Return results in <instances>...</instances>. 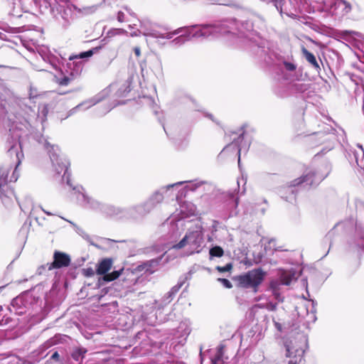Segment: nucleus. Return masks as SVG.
Segmentation results:
<instances>
[{
  "label": "nucleus",
  "mask_w": 364,
  "mask_h": 364,
  "mask_svg": "<svg viewBox=\"0 0 364 364\" xmlns=\"http://www.w3.org/2000/svg\"><path fill=\"white\" fill-rule=\"evenodd\" d=\"M236 28L234 20H225L215 24H204L200 26H193L183 28L186 30L185 35H181L172 41L175 45H182L187 39L191 38H217L227 33H232Z\"/></svg>",
  "instance_id": "nucleus-1"
},
{
  "label": "nucleus",
  "mask_w": 364,
  "mask_h": 364,
  "mask_svg": "<svg viewBox=\"0 0 364 364\" xmlns=\"http://www.w3.org/2000/svg\"><path fill=\"white\" fill-rule=\"evenodd\" d=\"M21 144L16 143L10 146L8 153L10 156H16L15 169L13 171L11 176L9 177V173L11 171V167L6 166L0 168V198L2 203L6 207H10L13 205L14 200H17L13 188L9 186V183L16 182L18 178L17 168L21 162L23 154L19 151Z\"/></svg>",
  "instance_id": "nucleus-2"
},
{
  "label": "nucleus",
  "mask_w": 364,
  "mask_h": 364,
  "mask_svg": "<svg viewBox=\"0 0 364 364\" xmlns=\"http://www.w3.org/2000/svg\"><path fill=\"white\" fill-rule=\"evenodd\" d=\"M300 3L304 9L309 7L313 12L316 11L326 12L338 17H343L352 9L351 5L343 0H300Z\"/></svg>",
  "instance_id": "nucleus-3"
},
{
  "label": "nucleus",
  "mask_w": 364,
  "mask_h": 364,
  "mask_svg": "<svg viewBox=\"0 0 364 364\" xmlns=\"http://www.w3.org/2000/svg\"><path fill=\"white\" fill-rule=\"evenodd\" d=\"M101 47H95L87 51L82 52L78 55L69 56V60L66 65L65 73H61L59 77H56L57 82L63 86L68 85L75 77L78 76L83 68V63L79 60L88 58L96 53Z\"/></svg>",
  "instance_id": "nucleus-4"
},
{
  "label": "nucleus",
  "mask_w": 364,
  "mask_h": 364,
  "mask_svg": "<svg viewBox=\"0 0 364 364\" xmlns=\"http://www.w3.org/2000/svg\"><path fill=\"white\" fill-rule=\"evenodd\" d=\"M4 67L0 65V68ZM18 99L9 88L6 83L0 79V119L4 122L12 121L10 114H14L18 106Z\"/></svg>",
  "instance_id": "nucleus-5"
},
{
  "label": "nucleus",
  "mask_w": 364,
  "mask_h": 364,
  "mask_svg": "<svg viewBox=\"0 0 364 364\" xmlns=\"http://www.w3.org/2000/svg\"><path fill=\"white\" fill-rule=\"evenodd\" d=\"M307 339L302 333L290 337L284 343L288 364H300L303 359Z\"/></svg>",
  "instance_id": "nucleus-6"
},
{
  "label": "nucleus",
  "mask_w": 364,
  "mask_h": 364,
  "mask_svg": "<svg viewBox=\"0 0 364 364\" xmlns=\"http://www.w3.org/2000/svg\"><path fill=\"white\" fill-rule=\"evenodd\" d=\"M203 243L202 231L197 229L187 232L179 242L173 245V248L178 250L187 247L189 254L198 253L201 250Z\"/></svg>",
  "instance_id": "nucleus-7"
},
{
  "label": "nucleus",
  "mask_w": 364,
  "mask_h": 364,
  "mask_svg": "<svg viewBox=\"0 0 364 364\" xmlns=\"http://www.w3.org/2000/svg\"><path fill=\"white\" fill-rule=\"evenodd\" d=\"M39 143L42 144L44 149L48 151L51 160L55 171L58 174L64 173V176L68 171V161L65 159H62L59 156V149L57 146L51 145L46 139L41 137Z\"/></svg>",
  "instance_id": "nucleus-8"
},
{
  "label": "nucleus",
  "mask_w": 364,
  "mask_h": 364,
  "mask_svg": "<svg viewBox=\"0 0 364 364\" xmlns=\"http://www.w3.org/2000/svg\"><path fill=\"white\" fill-rule=\"evenodd\" d=\"M76 193V198L77 201L86 208H90L95 210L103 212L109 215H118L119 210L112 205L103 204L100 201L89 197L84 193L78 191Z\"/></svg>",
  "instance_id": "nucleus-9"
},
{
  "label": "nucleus",
  "mask_w": 364,
  "mask_h": 364,
  "mask_svg": "<svg viewBox=\"0 0 364 364\" xmlns=\"http://www.w3.org/2000/svg\"><path fill=\"white\" fill-rule=\"evenodd\" d=\"M264 273L260 269H255L237 277L240 287L256 289L263 281Z\"/></svg>",
  "instance_id": "nucleus-10"
},
{
  "label": "nucleus",
  "mask_w": 364,
  "mask_h": 364,
  "mask_svg": "<svg viewBox=\"0 0 364 364\" xmlns=\"http://www.w3.org/2000/svg\"><path fill=\"white\" fill-rule=\"evenodd\" d=\"M327 174L328 172L325 173H320L311 171L308 172L306 174L292 181L291 186H296L299 185H304V186H311L314 185H317L326 177Z\"/></svg>",
  "instance_id": "nucleus-11"
},
{
  "label": "nucleus",
  "mask_w": 364,
  "mask_h": 364,
  "mask_svg": "<svg viewBox=\"0 0 364 364\" xmlns=\"http://www.w3.org/2000/svg\"><path fill=\"white\" fill-rule=\"evenodd\" d=\"M169 227V235L172 239H177L181 234L185 230L186 221L182 218H178L176 215H171L168 221L164 225Z\"/></svg>",
  "instance_id": "nucleus-12"
},
{
  "label": "nucleus",
  "mask_w": 364,
  "mask_h": 364,
  "mask_svg": "<svg viewBox=\"0 0 364 364\" xmlns=\"http://www.w3.org/2000/svg\"><path fill=\"white\" fill-rule=\"evenodd\" d=\"M37 51L43 60L46 62H48L55 70L60 67L62 58L59 57L55 53H53L48 46H38Z\"/></svg>",
  "instance_id": "nucleus-13"
},
{
  "label": "nucleus",
  "mask_w": 364,
  "mask_h": 364,
  "mask_svg": "<svg viewBox=\"0 0 364 364\" xmlns=\"http://www.w3.org/2000/svg\"><path fill=\"white\" fill-rule=\"evenodd\" d=\"M294 279V274L291 272H283L280 277L279 284H277V282H272L271 283V288L272 289L273 296L278 301L280 302L283 301V297L280 295L279 292L278 286L280 284L287 286L290 285Z\"/></svg>",
  "instance_id": "nucleus-14"
},
{
  "label": "nucleus",
  "mask_w": 364,
  "mask_h": 364,
  "mask_svg": "<svg viewBox=\"0 0 364 364\" xmlns=\"http://www.w3.org/2000/svg\"><path fill=\"white\" fill-rule=\"evenodd\" d=\"M53 262L46 264L48 269H59L68 267L70 263V258L68 255L55 251L53 255Z\"/></svg>",
  "instance_id": "nucleus-15"
},
{
  "label": "nucleus",
  "mask_w": 364,
  "mask_h": 364,
  "mask_svg": "<svg viewBox=\"0 0 364 364\" xmlns=\"http://www.w3.org/2000/svg\"><path fill=\"white\" fill-rule=\"evenodd\" d=\"M244 134H241L238 137L237 141H234L230 144H228L223 151H228L229 150L234 149L237 151V154L238 155V165H240V155L241 152H247L250 147L249 141H244Z\"/></svg>",
  "instance_id": "nucleus-16"
},
{
  "label": "nucleus",
  "mask_w": 364,
  "mask_h": 364,
  "mask_svg": "<svg viewBox=\"0 0 364 364\" xmlns=\"http://www.w3.org/2000/svg\"><path fill=\"white\" fill-rule=\"evenodd\" d=\"M185 183V181H180L173 184H169L165 187L161 188L160 191H157L154 192L151 197L145 202V206H150V205H153V209L156 207V205L160 203L163 199V193L162 191H166L169 188H173L176 186L182 185Z\"/></svg>",
  "instance_id": "nucleus-17"
},
{
  "label": "nucleus",
  "mask_w": 364,
  "mask_h": 364,
  "mask_svg": "<svg viewBox=\"0 0 364 364\" xmlns=\"http://www.w3.org/2000/svg\"><path fill=\"white\" fill-rule=\"evenodd\" d=\"M196 214V207L191 202H183L180 204L179 209L176 210V213L173 215H176L178 218H182L184 220L186 218H188Z\"/></svg>",
  "instance_id": "nucleus-18"
},
{
  "label": "nucleus",
  "mask_w": 364,
  "mask_h": 364,
  "mask_svg": "<svg viewBox=\"0 0 364 364\" xmlns=\"http://www.w3.org/2000/svg\"><path fill=\"white\" fill-rule=\"evenodd\" d=\"M153 210V205H150V206H145V203L139 205H136L132 207L128 210L129 217L138 219L141 218L148 213H149Z\"/></svg>",
  "instance_id": "nucleus-19"
},
{
  "label": "nucleus",
  "mask_w": 364,
  "mask_h": 364,
  "mask_svg": "<svg viewBox=\"0 0 364 364\" xmlns=\"http://www.w3.org/2000/svg\"><path fill=\"white\" fill-rule=\"evenodd\" d=\"M183 31V28H179L178 29L174 30L171 32H166L164 33H160L157 31H153L152 32L145 34L146 36H149L156 38H163V39H171L174 36L178 35Z\"/></svg>",
  "instance_id": "nucleus-20"
},
{
  "label": "nucleus",
  "mask_w": 364,
  "mask_h": 364,
  "mask_svg": "<svg viewBox=\"0 0 364 364\" xmlns=\"http://www.w3.org/2000/svg\"><path fill=\"white\" fill-rule=\"evenodd\" d=\"M113 261L111 258H105L100 261L97 267V274L100 275H105L106 273L111 269Z\"/></svg>",
  "instance_id": "nucleus-21"
},
{
  "label": "nucleus",
  "mask_w": 364,
  "mask_h": 364,
  "mask_svg": "<svg viewBox=\"0 0 364 364\" xmlns=\"http://www.w3.org/2000/svg\"><path fill=\"white\" fill-rule=\"evenodd\" d=\"M259 1L264 3L266 4H269L272 3L277 10L280 13V14L282 16L283 14H285L288 16L294 18L295 16L294 14H289L288 13L284 12L283 11V5L284 3V0H259Z\"/></svg>",
  "instance_id": "nucleus-22"
},
{
  "label": "nucleus",
  "mask_w": 364,
  "mask_h": 364,
  "mask_svg": "<svg viewBox=\"0 0 364 364\" xmlns=\"http://www.w3.org/2000/svg\"><path fill=\"white\" fill-rule=\"evenodd\" d=\"M302 53L305 57L306 60L317 70H320L321 68L316 59L314 55L310 53L306 48L304 47L301 49Z\"/></svg>",
  "instance_id": "nucleus-23"
},
{
  "label": "nucleus",
  "mask_w": 364,
  "mask_h": 364,
  "mask_svg": "<svg viewBox=\"0 0 364 364\" xmlns=\"http://www.w3.org/2000/svg\"><path fill=\"white\" fill-rule=\"evenodd\" d=\"M223 348L219 347L213 358L211 359V364H224L223 361Z\"/></svg>",
  "instance_id": "nucleus-24"
},
{
  "label": "nucleus",
  "mask_w": 364,
  "mask_h": 364,
  "mask_svg": "<svg viewBox=\"0 0 364 364\" xmlns=\"http://www.w3.org/2000/svg\"><path fill=\"white\" fill-rule=\"evenodd\" d=\"M122 271H123V269H121L119 270L113 271L112 273L107 274L105 276H103L102 279L105 282L113 281V280L117 279L120 276Z\"/></svg>",
  "instance_id": "nucleus-25"
},
{
  "label": "nucleus",
  "mask_w": 364,
  "mask_h": 364,
  "mask_svg": "<svg viewBox=\"0 0 364 364\" xmlns=\"http://www.w3.org/2000/svg\"><path fill=\"white\" fill-rule=\"evenodd\" d=\"M344 33L349 35L356 41L364 43V34L362 33L353 31H346Z\"/></svg>",
  "instance_id": "nucleus-26"
},
{
  "label": "nucleus",
  "mask_w": 364,
  "mask_h": 364,
  "mask_svg": "<svg viewBox=\"0 0 364 364\" xmlns=\"http://www.w3.org/2000/svg\"><path fill=\"white\" fill-rule=\"evenodd\" d=\"M86 352L85 348H77L73 352L72 358L77 361L82 360Z\"/></svg>",
  "instance_id": "nucleus-27"
},
{
  "label": "nucleus",
  "mask_w": 364,
  "mask_h": 364,
  "mask_svg": "<svg viewBox=\"0 0 364 364\" xmlns=\"http://www.w3.org/2000/svg\"><path fill=\"white\" fill-rule=\"evenodd\" d=\"M130 87H131V81L129 80H127L122 85V87L119 89L118 95L119 96H124L127 93L130 92V90H131Z\"/></svg>",
  "instance_id": "nucleus-28"
},
{
  "label": "nucleus",
  "mask_w": 364,
  "mask_h": 364,
  "mask_svg": "<svg viewBox=\"0 0 364 364\" xmlns=\"http://www.w3.org/2000/svg\"><path fill=\"white\" fill-rule=\"evenodd\" d=\"M223 250L219 246L213 247L210 250V255L211 257H220L223 255Z\"/></svg>",
  "instance_id": "nucleus-29"
},
{
  "label": "nucleus",
  "mask_w": 364,
  "mask_h": 364,
  "mask_svg": "<svg viewBox=\"0 0 364 364\" xmlns=\"http://www.w3.org/2000/svg\"><path fill=\"white\" fill-rule=\"evenodd\" d=\"M184 284V280L179 281L178 283L173 287L171 290L169 291V296H174L178 290L182 287L183 284Z\"/></svg>",
  "instance_id": "nucleus-30"
},
{
  "label": "nucleus",
  "mask_w": 364,
  "mask_h": 364,
  "mask_svg": "<svg viewBox=\"0 0 364 364\" xmlns=\"http://www.w3.org/2000/svg\"><path fill=\"white\" fill-rule=\"evenodd\" d=\"M318 136H319V139H322L321 143L330 141L332 139L335 138L333 134H319Z\"/></svg>",
  "instance_id": "nucleus-31"
},
{
  "label": "nucleus",
  "mask_w": 364,
  "mask_h": 364,
  "mask_svg": "<svg viewBox=\"0 0 364 364\" xmlns=\"http://www.w3.org/2000/svg\"><path fill=\"white\" fill-rule=\"evenodd\" d=\"M95 103H96V101H95L93 102L92 101L85 102L77 105L75 109H78L80 107H84V109H87V108L93 106L94 105H95Z\"/></svg>",
  "instance_id": "nucleus-32"
},
{
  "label": "nucleus",
  "mask_w": 364,
  "mask_h": 364,
  "mask_svg": "<svg viewBox=\"0 0 364 364\" xmlns=\"http://www.w3.org/2000/svg\"><path fill=\"white\" fill-rule=\"evenodd\" d=\"M284 68L289 71H294L296 68V65L291 62H284Z\"/></svg>",
  "instance_id": "nucleus-33"
},
{
  "label": "nucleus",
  "mask_w": 364,
  "mask_h": 364,
  "mask_svg": "<svg viewBox=\"0 0 364 364\" xmlns=\"http://www.w3.org/2000/svg\"><path fill=\"white\" fill-rule=\"evenodd\" d=\"M95 10V6H90V7L82 8V9H79V12L85 14H91V13L94 12Z\"/></svg>",
  "instance_id": "nucleus-34"
},
{
  "label": "nucleus",
  "mask_w": 364,
  "mask_h": 364,
  "mask_svg": "<svg viewBox=\"0 0 364 364\" xmlns=\"http://www.w3.org/2000/svg\"><path fill=\"white\" fill-rule=\"evenodd\" d=\"M232 268V264H227L224 267H217V269L220 272H228Z\"/></svg>",
  "instance_id": "nucleus-35"
},
{
  "label": "nucleus",
  "mask_w": 364,
  "mask_h": 364,
  "mask_svg": "<svg viewBox=\"0 0 364 364\" xmlns=\"http://www.w3.org/2000/svg\"><path fill=\"white\" fill-rule=\"evenodd\" d=\"M218 281L220 282L223 284V285L228 289H230L232 287L231 282L227 279L220 278V279H218Z\"/></svg>",
  "instance_id": "nucleus-36"
},
{
  "label": "nucleus",
  "mask_w": 364,
  "mask_h": 364,
  "mask_svg": "<svg viewBox=\"0 0 364 364\" xmlns=\"http://www.w3.org/2000/svg\"><path fill=\"white\" fill-rule=\"evenodd\" d=\"M173 296H169V291L165 294L163 299V302H164L165 304H167L170 303V301L172 300Z\"/></svg>",
  "instance_id": "nucleus-37"
},
{
  "label": "nucleus",
  "mask_w": 364,
  "mask_h": 364,
  "mask_svg": "<svg viewBox=\"0 0 364 364\" xmlns=\"http://www.w3.org/2000/svg\"><path fill=\"white\" fill-rule=\"evenodd\" d=\"M200 183H191L190 186H186V188L191 191H194L200 186Z\"/></svg>",
  "instance_id": "nucleus-38"
},
{
  "label": "nucleus",
  "mask_w": 364,
  "mask_h": 364,
  "mask_svg": "<svg viewBox=\"0 0 364 364\" xmlns=\"http://www.w3.org/2000/svg\"><path fill=\"white\" fill-rule=\"evenodd\" d=\"M117 20L119 22H123L124 21V14L122 11H119L117 14Z\"/></svg>",
  "instance_id": "nucleus-39"
},
{
  "label": "nucleus",
  "mask_w": 364,
  "mask_h": 364,
  "mask_svg": "<svg viewBox=\"0 0 364 364\" xmlns=\"http://www.w3.org/2000/svg\"><path fill=\"white\" fill-rule=\"evenodd\" d=\"M276 306L277 304H273L272 302H269L267 304V306L266 308L268 309V310H270V311H274L276 309Z\"/></svg>",
  "instance_id": "nucleus-40"
},
{
  "label": "nucleus",
  "mask_w": 364,
  "mask_h": 364,
  "mask_svg": "<svg viewBox=\"0 0 364 364\" xmlns=\"http://www.w3.org/2000/svg\"><path fill=\"white\" fill-rule=\"evenodd\" d=\"M274 326L275 328L280 332L282 331V324L278 322V321H274Z\"/></svg>",
  "instance_id": "nucleus-41"
},
{
  "label": "nucleus",
  "mask_w": 364,
  "mask_h": 364,
  "mask_svg": "<svg viewBox=\"0 0 364 364\" xmlns=\"http://www.w3.org/2000/svg\"><path fill=\"white\" fill-rule=\"evenodd\" d=\"M134 53H135L136 57H139L140 56V55H141V50H140V48L139 47H135L134 48Z\"/></svg>",
  "instance_id": "nucleus-42"
},
{
  "label": "nucleus",
  "mask_w": 364,
  "mask_h": 364,
  "mask_svg": "<svg viewBox=\"0 0 364 364\" xmlns=\"http://www.w3.org/2000/svg\"><path fill=\"white\" fill-rule=\"evenodd\" d=\"M59 354L57 351H55L52 355H51V358L52 359H54V360H58L59 358Z\"/></svg>",
  "instance_id": "nucleus-43"
},
{
  "label": "nucleus",
  "mask_w": 364,
  "mask_h": 364,
  "mask_svg": "<svg viewBox=\"0 0 364 364\" xmlns=\"http://www.w3.org/2000/svg\"><path fill=\"white\" fill-rule=\"evenodd\" d=\"M41 210H43V212H44L48 215H54L53 213L44 210L43 208H41Z\"/></svg>",
  "instance_id": "nucleus-44"
},
{
  "label": "nucleus",
  "mask_w": 364,
  "mask_h": 364,
  "mask_svg": "<svg viewBox=\"0 0 364 364\" xmlns=\"http://www.w3.org/2000/svg\"><path fill=\"white\" fill-rule=\"evenodd\" d=\"M117 33H127L126 31L123 30V29H117Z\"/></svg>",
  "instance_id": "nucleus-45"
},
{
  "label": "nucleus",
  "mask_w": 364,
  "mask_h": 364,
  "mask_svg": "<svg viewBox=\"0 0 364 364\" xmlns=\"http://www.w3.org/2000/svg\"><path fill=\"white\" fill-rule=\"evenodd\" d=\"M291 191V194L290 200H294L295 198L294 193L293 191Z\"/></svg>",
  "instance_id": "nucleus-46"
},
{
  "label": "nucleus",
  "mask_w": 364,
  "mask_h": 364,
  "mask_svg": "<svg viewBox=\"0 0 364 364\" xmlns=\"http://www.w3.org/2000/svg\"><path fill=\"white\" fill-rule=\"evenodd\" d=\"M14 122H12V126L11 128H9V131L11 132L14 129Z\"/></svg>",
  "instance_id": "nucleus-47"
},
{
  "label": "nucleus",
  "mask_w": 364,
  "mask_h": 364,
  "mask_svg": "<svg viewBox=\"0 0 364 364\" xmlns=\"http://www.w3.org/2000/svg\"><path fill=\"white\" fill-rule=\"evenodd\" d=\"M328 150L331 149L333 148V145L332 144H328Z\"/></svg>",
  "instance_id": "nucleus-48"
},
{
  "label": "nucleus",
  "mask_w": 364,
  "mask_h": 364,
  "mask_svg": "<svg viewBox=\"0 0 364 364\" xmlns=\"http://www.w3.org/2000/svg\"><path fill=\"white\" fill-rule=\"evenodd\" d=\"M111 109H112V107H109L105 112H109Z\"/></svg>",
  "instance_id": "nucleus-49"
},
{
  "label": "nucleus",
  "mask_w": 364,
  "mask_h": 364,
  "mask_svg": "<svg viewBox=\"0 0 364 364\" xmlns=\"http://www.w3.org/2000/svg\"><path fill=\"white\" fill-rule=\"evenodd\" d=\"M151 262V263H157V262H156V261H154V260H152Z\"/></svg>",
  "instance_id": "nucleus-50"
},
{
  "label": "nucleus",
  "mask_w": 364,
  "mask_h": 364,
  "mask_svg": "<svg viewBox=\"0 0 364 364\" xmlns=\"http://www.w3.org/2000/svg\"><path fill=\"white\" fill-rule=\"evenodd\" d=\"M237 203H238V202H237V199L235 201V205H237Z\"/></svg>",
  "instance_id": "nucleus-51"
},
{
  "label": "nucleus",
  "mask_w": 364,
  "mask_h": 364,
  "mask_svg": "<svg viewBox=\"0 0 364 364\" xmlns=\"http://www.w3.org/2000/svg\"><path fill=\"white\" fill-rule=\"evenodd\" d=\"M137 34L136 33H134L132 34V36H136Z\"/></svg>",
  "instance_id": "nucleus-52"
},
{
  "label": "nucleus",
  "mask_w": 364,
  "mask_h": 364,
  "mask_svg": "<svg viewBox=\"0 0 364 364\" xmlns=\"http://www.w3.org/2000/svg\"><path fill=\"white\" fill-rule=\"evenodd\" d=\"M125 10L127 11V12H129V10H128L127 8H125Z\"/></svg>",
  "instance_id": "nucleus-53"
},
{
  "label": "nucleus",
  "mask_w": 364,
  "mask_h": 364,
  "mask_svg": "<svg viewBox=\"0 0 364 364\" xmlns=\"http://www.w3.org/2000/svg\"><path fill=\"white\" fill-rule=\"evenodd\" d=\"M125 10L127 11V12H129V10H128L127 8H125Z\"/></svg>",
  "instance_id": "nucleus-54"
},
{
  "label": "nucleus",
  "mask_w": 364,
  "mask_h": 364,
  "mask_svg": "<svg viewBox=\"0 0 364 364\" xmlns=\"http://www.w3.org/2000/svg\"><path fill=\"white\" fill-rule=\"evenodd\" d=\"M125 10L127 11V12H129V10H128L127 8H125Z\"/></svg>",
  "instance_id": "nucleus-55"
},
{
  "label": "nucleus",
  "mask_w": 364,
  "mask_h": 364,
  "mask_svg": "<svg viewBox=\"0 0 364 364\" xmlns=\"http://www.w3.org/2000/svg\"><path fill=\"white\" fill-rule=\"evenodd\" d=\"M68 221L69 222V223L74 225L71 221H69V220H68Z\"/></svg>",
  "instance_id": "nucleus-56"
},
{
  "label": "nucleus",
  "mask_w": 364,
  "mask_h": 364,
  "mask_svg": "<svg viewBox=\"0 0 364 364\" xmlns=\"http://www.w3.org/2000/svg\"><path fill=\"white\" fill-rule=\"evenodd\" d=\"M159 65H160V68H161V63L159 62Z\"/></svg>",
  "instance_id": "nucleus-57"
}]
</instances>
